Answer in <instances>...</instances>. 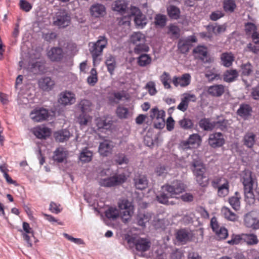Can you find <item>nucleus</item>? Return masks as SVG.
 <instances>
[{
    "mask_svg": "<svg viewBox=\"0 0 259 259\" xmlns=\"http://www.w3.org/2000/svg\"><path fill=\"white\" fill-rule=\"evenodd\" d=\"M38 84L39 87L44 91H49L52 90L55 83L50 77H46L40 79Z\"/></svg>",
    "mask_w": 259,
    "mask_h": 259,
    "instance_id": "obj_26",
    "label": "nucleus"
},
{
    "mask_svg": "<svg viewBox=\"0 0 259 259\" xmlns=\"http://www.w3.org/2000/svg\"><path fill=\"white\" fill-rule=\"evenodd\" d=\"M168 171V167L164 165H159L155 169V172L157 176H164L166 174H167Z\"/></svg>",
    "mask_w": 259,
    "mask_h": 259,
    "instance_id": "obj_63",
    "label": "nucleus"
},
{
    "mask_svg": "<svg viewBox=\"0 0 259 259\" xmlns=\"http://www.w3.org/2000/svg\"><path fill=\"white\" fill-rule=\"evenodd\" d=\"M93 152L88 148L83 149L80 153L79 160L83 163H87L92 160Z\"/></svg>",
    "mask_w": 259,
    "mask_h": 259,
    "instance_id": "obj_35",
    "label": "nucleus"
},
{
    "mask_svg": "<svg viewBox=\"0 0 259 259\" xmlns=\"http://www.w3.org/2000/svg\"><path fill=\"white\" fill-rule=\"evenodd\" d=\"M30 116L33 121L41 122L48 117V110L43 108H36L31 111Z\"/></svg>",
    "mask_w": 259,
    "mask_h": 259,
    "instance_id": "obj_14",
    "label": "nucleus"
},
{
    "mask_svg": "<svg viewBox=\"0 0 259 259\" xmlns=\"http://www.w3.org/2000/svg\"><path fill=\"white\" fill-rule=\"evenodd\" d=\"M241 73L244 76H249L253 72V66L249 62L242 64L241 66Z\"/></svg>",
    "mask_w": 259,
    "mask_h": 259,
    "instance_id": "obj_48",
    "label": "nucleus"
},
{
    "mask_svg": "<svg viewBox=\"0 0 259 259\" xmlns=\"http://www.w3.org/2000/svg\"><path fill=\"white\" fill-rule=\"evenodd\" d=\"M240 180L243 186L245 201L249 204L253 203L254 195L253 189L255 186H257L255 176L250 170L245 169L242 171Z\"/></svg>",
    "mask_w": 259,
    "mask_h": 259,
    "instance_id": "obj_1",
    "label": "nucleus"
},
{
    "mask_svg": "<svg viewBox=\"0 0 259 259\" xmlns=\"http://www.w3.org/2000/svg\"><path fill=\"white\" fill-rule=\"evenodd\" d=\"M208 31H212L215 34L221 33L226 30V27L224 25H218L216 23L209 24L207 26Z\"/></svg>",
    "mask_w": 259,
    "mask_h": 259,
    "instance_id": "obj_46",
    "label": "nucleus"
},
{
    "mask_svg": "<svg viewBox=\"0 0 259 259\" xmlns=\"http://www.w3.org/2000/svg\"><path fill=\"white\" fill-rule=\"evenodd\" d=\"M193 53L198 54L199 59L204 63L211 62L210 58L208 56L207 49L203 46H198L193 50Z\"/></svg>",
    "mask_w": 259,
    "mask_h": 259,
    "instance_id": "obj_22",
    "label": "nucleus"
},
{
    "mask_svg": "<svg viewBox=\"0 0 259 259\" xmlns=\"http://www.w3.org/2000/svg\"><path fill=\"white\" fill-rule=\"evenodd\" d=\"M218 189L217 194L219 197H225L227 196L229 192V181L223 183L221 186L217 188Z\"/></svg>",
    "mask_w": 259,
    "mask_h": 259,
    "instance_id": "obj_39",
    "label": "nucleus"
},
{
    "mask_svg": "<svg viewBox=\"0 0 259 259\" xmlns=\"http://www.w3.org/2000/svg\"><path fill=\"white\" fill-rule=\"evenodd\" d=\"M190 47L189 42L187 41L184 38L179 39L178 43V48L181 53L186 54L188 53Z\"/></svg>",
    "mask_w": 259,
    "mask_h": 259,
    "instance_id": "obj_43",
    "label": "nucleus"
},
{
    "mask_svg": "<svg viewBox=\"0 0 259 259\" xmlns=\"http://www.w3.org/2000/svg\"><path fill=\"white\" fill-rule=\"evenodd\" d=\"M146 88L148 91L150 95H155L157 93L155 88V83L153 81H149L146 85Z\"/></svg>",
    "mask_w": 259,
    "mask_h": 259,
    "instance_id": "obj_59",
    "label": "nucleus"
},
{
    "mask_svg": "<svg viewBox=\"0 0 259 259\" xmlns=\"http://www.w3.org/2000/svg\"><path fill=\"white\" fill-rule=\"evenodd\" d=\"M244 50L246 52H251L254 54L259 55V46L253 45L251 43L248 44Z\"/></svg>",
    "mask_w": 259,
    "mask_h": 259,
    "instance_id": "obj_60",
    "label": "nucleus"
},
{
    "mask_svg": "<svg viewBox=\"0 0 259 259\" xmlns=\"http://www.w3.org/2000/svg\"><path fill=\"white\" fill-rule=\"evenodd\" d=\"M165 191L163 190L161 188V190L156 195L157 201L161 204L166 205H174L176 203L173 201H169V198L170 197L169 194L167 193H165Z\"/></svg>",
    "mask_w": 259,
    "mask_h": 259,
    "instance_id": "obj_19",
    "label": "nucleus"
},
{
    "mask_svg": "<svg viewBox=\"0 0 259 259\" xmlns=\"http://www.w3.org/2000/svg\"><path fill=\"white\" fill-rule=\"evenodd\" d=\"M54 136L57 141L64 142L68 140L70 137V133L68 130L64 129L56 132Z\"/></svg>",
    "mask_w": 259,
    "mask_h": 259,
    "instance_id": "obj_28",
    "label": "nucleus"
},
{
    "mask_svg": "<svg viewBox=\"0 0 259 259\" xmlns=\"http://www.w3.org/2000/svg\"><path fill=\"white\" fill-rule=\"evenodd\" d=\"M33 134L38 139H46L51 134L50 129L46 127L38 126L33 129Z\"/></svg>",
    "mask_w": 259,
    "mask_h": 259,
    "instance_id": "obj_24",
    "label": "nucleus"
},
{
    "mask_svg": "<svg viewBox=\"0 0 259 259\" xmlns=\"http://www.w3.org/2000/svg\"><path fill=\"white\" fill-rule=\"evenodd\" d=\"M201 138L198 134L191 135L188 139L181 143V146L184 149H190L198 147L201 143Z\"/></svg>",
    "mask_w": 259,
    "mask_h": 259,
    "instance_id": "obj_12",
    "label": "nucleus"
},
{
    "mask_svg": "<svg viewBox=\"0 0 259 259\" xmlns=\"http://www.w3.org/2000/svg\"><path fill=\"white\" fill-rule=\"evenodd\" d=\"M214 124H215V128L219 129L222 131H227L230 124L229 121L225 119H224L222 120L214 121Z\"/></svg>",
    "mask_w": 259,
    "mask_h": 259,
    "instance_id": "obj_45",
    "label": "nucleus"
},
{
    "mask_svg": "<svg viewBox=\"0 0 259 259\" xmlns=\"http://www.w3.org/2000/svg\"><path fill=\"white\" fill-rule=\"evenodd\" d=\"M131 242L133 243L136 249L141 252V254L139 255L140 256H144L143 252L149 250L151 245L150 240L148 238L140 237L136 239H129L128 243L130 244Z\"/></svg>",
    "mask_w": 259,
    "mask_h": 259,
    "instance_id": "obj_9",
    "label": "nucleus"
},
{
    "mask_svg": "<svg viewBox=\"0 0 259 259\" xmlns=\"http://www.w3.org/2000/svg\"><path fill=\"white\" fill-rule=\"evenodd\" d=\"M92 103L88 100H82L78 104V108L80 109L82 114L91 111Z\"/></svg>",
    "mask_w": 259,
    "mask_h": 259,
    "instance_id": "obj_36",
    "label": "nucleus"
},
{
    "mask_svg": "<svg viewBox=\"0 0 259 259\" xmlns=\"http://www.w3.org/2000/svg\"><path fill=\"white\" fill-rule=\"evenodd\" d=\"M67 154V152L63 148H59L55 151L53 159L58 162H62L66 158Z\"/></svg>",
    "mask_w": 259,
    "mask_h": 259,
    "instance_id": "obj_33",
    "label": "nucleus"
},
{
    "mask_svg": "<svg viewBox=\"0 0 259 259\" xmlns=\"http://www.w3.org/2000/svg\"><path fill=\"white\" fill-rule=\"evenodd\" d=\"M199 126L204 131H210L215 128L214 121L210 122L208 118H203L199 122Z\"/></svg>",
    "mask_w": 259,
    "mask_h": 259,
    "instance_id": "obj_37",
    "label": "nucleus"
},
{
    "mask_svg": "<svg viewBox=\"0 0 259 259\" xmlns=\"http://www.w3.org/2000/svg\"><path fill=\"white\" fill-rule=\"evenodd\" d=\"M19 5L21 9L25 12H29L32 9L31 5L25 0H20Z\"/></svg>",
    "mask_w": 259,
    "mask_h": 259,
    "instance_id": "obj_62",
    "label": "nucleus"
},
{
    "mask_svg": "<svg viewBox=\"0 0 259 259\" xmlns=\"http://www.w3.org/2000/svg\"><path fill=\"white\" fill-rule=\"evenodd\" d=\"M126 180L125 175L122 174L107 178L101 179L99 180V184L102 187H111L124 183Z\"/></svg>",
    "mask_w": 259,
    "mask_h": 259,
    "instance_id": "obj_8",
    "label": "nucleus"
},
{
    "mask_svg": "<svg viewBox=\"0 0 259 259\" xmlns=\"http://www.w3.org/2000/svg\"><path fill=\"white\" fill-rule=\"evenodd\" d=\"M127 8V4L124 0H117L114 2L112 5V9L115 11H117L121 13L125 12Z\"/></svg>",
    "mask_w": 259,
    "mask_h": 259,
    "instance_id": "obj_34",
    "label": "nucleus"
},
{
    "mask_svg": "<svg viewBox=\"0 0 259 259\" xmlns=\"http://www.w3.org/2000/svg\"><path fill=\"white\" fill-rule=\"evenodd\" d=\"M116 113L120 118H126L128 114V110L127 108L119 106L116 109Z\"/></svg>",
    "mask_w": 259,
    "mask_h": 259,
    "instance_id": "obj_57",
    "label": "nucleus"
},
{
    "mask_svg": "<svg viewBox=\"0 0 259 259\" xmlns=\"http://www.w3.org/2000/svg\"><path fill=\"white\" fill-rule=\"evenodd\" d=\"M240 196L238 192H236L235 193V195L231 197L229 199V202L230 204L231 205L232 207L236 210H237L240 208Z\"/></svg>",
    "mask_w": 259,
    "mask_h": 259,
    "instance_id": "obj_40",
    "label": "nucleus"
},
{
    "mask_svg": "<svg viewBox=\"0 0 259 259\" xmlns=\"http://www.w3.org/2000/svg\"><path fill=\"white\" fill-rule=\"evenodd\" d=\"M75 95L70 92H62L58 99L59 103L64 106L70 105L75 102Z\"/></svg>",
    "mask_w": 259,
    "mask_h": 259,
    "instance_id": "obj_13",
    "label": "nucleus"
},
{
    "mask_svg": "<svg viewBox=\"0 0 259 259\" xmlns=\"http://www.w3.org/2000/svg\"><path fill=\"white\" fill-rule=\"evenodd\" d=\"M222 211L223 212L225 218L227 220L231 221H235L237 220L236 214L231 211L229 208L224 207Z\"/></svg>",
    "mask_w": 259,
    "mask_h": 259,
    "instance_id": "obj_53",
    "label": "nucleus"
},
{
    "mask_svg": "<svg viewBox=\"0 0 259 259\" xmlns=\"http://www.w3.org/2000/svg\"><path fill=\"white\" fill-rule=\"evenodd\" d=\"M255 135L252 133H246L243 138L244 145L249 148H251L255 142Z\"/></svg>",
    "mask_w": 259,
    "mask_h": 259,
    "instance_id": "obj_32",
    "label": "nucleus"
},
{
    "mask_svg": "<svg viewBox=\"0 0 259 259\" xmlns=\"http://www.w3.org/2000/svg\"><path fill=\"white\" fill-rule=\"evenodd\" d=\"M114 161L118 165H122L127 164L129 160L124 154L118 153L115 155Z\"/></svg>",
    "mask_w": 259,
    "mask_h": 259,
    "instance_id": "obj_47",
    "label": "nucleus"
},
{
    "mask_svg": "<svg viewBox=\"0 0 259 259\" xmlns=\"http://www.w3.org/2000/svg\"><path fill=\"white\" fill-rule=\"evenodd\" d=\"M252 109L251 107L246 104H242L237 111V114L244 119H247L251 116Z\"/></svg>",
    "mask_w": 259,
    "mask_h": 259,
    "instance_id": "obj_21",
    "label": "nucleus"
},
{
    "mask_svg": "<svg viewBox=\"0 0 259 259\" xmlns=\"http://www.w3.org/2000/svg\"><path fill=\"white\" fill-rule=\"evenodd\" d=\"M192 237V235L190 231L185 229L179 230L176 235L177 240L183 244H185L186 242L190 241Z\"/></svg>",
    "mask_w": 259,
    "mask_h": 259,
    "instance_id": "obj_20",
    "label": "nucleus"
},
{
    "mask_svg": "<svg viewBox=\"0 0 259 259\" xmlns=\"http://www.w3.org/2000/svg\"><path fill=\"white\" fill-rule=\"evenodd\" d=\"M106 65L108 72L111 75H112L116 67L115 58L113 55L109 54L107 56L106 60Z\"/></svg>",
    "mask_w": 259,
    "mask_h": 259,
    "instance_id": "obj_38",
    "label": "nucleus"
},
{
    "mask_svg": "<svg viewBox=\"0 0 259 259\" xmlns=\"http://www.w3.org/2000/svg\"><path fill=\"white\" fill-rule=\"evenodd\" d=\"M191 76L189 73H185L181 77L174 76L172 83L176 87L179 85L182 87L188 86L190 83Z\"/></svg>",
    "mask_w": 259,
    "mask_h": 259,
    "instance_id": "obj_16",
    "label": "nucleus"
},
{
    "mask_svg": "<svg viewBox=\"0 0 259 259\" xmlns=\"http://www.w3.org/2000/svg\"><path fill=\"white\" fill-rule=\"evenodd\" d=\"M97 124L99 128L108 130L111 127L112 121L111 120L101 119L98 121Z\"/></svg>",
    "mask_w": 259,
    "mask_h": 259,
    "instance_id": "obj_54",
    "label": "nucleus"
},
{
    "mask_svg": "<svg viewBox=\"0 0 259 259\" xmlns=\"http://www.w3.org/2000/svg\"><path fill=\"white\" fill-rule=\"evenodd\" d=\"M152 213L145 211H140L137 216V221L138 225L145 227L146 224L151 219Z\"/></svg>",
    "mask_w": 259,
    "mask_h": 259,
    "instance_id": "obj_25",
    "label": "nucleus"
},
{
    "mask_svg": "<svg viewBox=\"0 0 259 259\" xmlns=\"http://www.w3.org/2000/svg\"><path fill=\"white\" fill-rule=\"evenodd\" d=\"M185 188V185L179 180L174 181L170 184H165L162 186V189L166 191L171 198L184 192Z\"/></svg>",
    "mask_w": 259,
    "mask_h": 259,
    "instance_id": "obj_7",
    "label": "nucleus"
},
{
    "mask_svg": "<svg viewBox=\"0 0 259 259\" xmlns=\"http://www.w3.org/2000/svg\"><path fill=\"white\" fill-rule=\"evenodd\" d=\"M205 76L209 81H212L214 80H218L221 78L219 74L211 71L206 72L205 74Z\"/></svg>",
    "mask_w": 259,
    "mask_h": 259,
    "instance_id": "obj_61",
    "label": "nucleus"
},
{
    "mask_svg": "<svg viewBox=\"0 0 259 259\" xmlns=\"http://www.w3.org/2000/svg\"><path fill=\"white\" fill-rule=\"evenodd\" d=\"M166 22V17L164 15L158 14L155 18V23L156 25L161 27H164Z\"/></svg>",
    "mask_w": 259,
    "mask_h": 259,
    "instance_id": "obj_56",
    "label": "nucleus"
},
{
    "mask_svg": "<svg viewBox=\"0 0 259 259\" xmlns=\"http://www.w3.org/2000/svg\"><path fill=\"white\" fill-rule=\"evenodd\" d=\"M90 12L92 17L100 18L106 14V8L103 4L95 3L91 6Z\"/></svg>",
    "mask_w": 259,
    "mask_h": 259,
    "instance_id": "obj_15",
    "label": "nucleus"
},
{
    "mask_svg": "<svg viewBox=\"0 0 259 259\" xmlns=\"http://www.w3.org/2000/svg\"><path fill=\"white\" fill-rule=\"evenodd\" d=\"M47 55L51 61L58 62L63 58L64 53L61 48L53 47L48 52Z\"/></svg>",
    "mask_w": 259,
    "mask_h": 259,
    "instance_id": "obj_17",
    "label": "nucleus"
},
{
    "mask_svg": "<svg viewBox=\"0 0 259 259\" xmlns=\"http://www.w3.org/2000/svg\"><path fill=\"white\" fill-rule=\"evenodd\" d=\"M244 240L248 245H255L258 242L256 235L253 234L244 235Z\"/></svg>",
    "mask_w": 259,
    "mask_h": 259,
    "instance_id": "obj_50",
    "label": "nucleus"
},
{
    "mask_svg": "<svg viewBox=\"0 0 259 259\" xmlns=\"http://www.w3.org/2000/svg\"><path fill=\"white\" fill-rule=\"evenodd\" d=\"M191 166L197 183L202 187H207L209 179L206 175V168L201 160L194 159L191 162Z\"/></svg>",
    "mask_w": 259,
    "mask_h": 259,
    "instance_id": "obj_2",
    "label": "nucleus"
},
{
    "mask_svg": "<svg viewBox=\"0 0 259 259\" xmlns=\"http://www.w3.org/2000/svg\"><path fill=\"white\" fill-rule=\"evenodd\" d=\"M224 86L222 84H217L208 88V93L214 97H220L224 93Z\"/></svg>",
    "mask_w": 259,
    "mask_h": 259,
    "instance_id": "obj_27",
    "label": "nucleus"
},
{
    "mask_svg": "<svg viewBox=\"0 0 259 259\" xmlns=\"http://www.w3.org/2000/svg\"><path fill=\"white\" fill-rule=\"evenodd\" d=\"M105 216L110 220H114L119 216V211L115 207H110L105 212Z\"/></svg>",
    "mask_w": 259,
    "mask_h": 259,
    "instance_id": "obj_44",
    "label": "nucleus"
},
{
    "mask_svg": "<svg viewBox=\"0 0 259 259\" xmlns=\"http://www.w3.org/2000/svg\"><path fill=\"white\" fill-rule=\"evenodd\" d=\"M70 22V14L64 9L59 10L53 18V24L60 28L67 27L69 25Z\"/></svg>",
    "mask_w": 259,
    "mask_h": 259,
    "instance_id": "obj_5",
    "label": "nucleus"
},
{
    "mask_svg": "<svg viewBox=\"0 0 259 259\" xmlns=\"http://www.w3.org/2000/svg\"><path fill=\"white\" fill-rule=\"evenodd\" d=\"M244 223L247 227L252 228L253 229H259L258 220L252 217L250 214L245 215L244 218Z\"/></svg>",
    "mask_w": 259,
    "mask_h": 259,
    "instance_id": "obj_29",
    "label": "nucleus"
},
{
    "mask_svg": "<svg viewBox=\"0 0 259 259\" xmlns=\"http://www.w3.org/2000/svg\"><path fill=\"white\" fill-rule=\"evenodd\" d=\"M131 42L136 46L134 52L136 54L147 52L149 51L148 46L145 44V37L140 32H134L130 37Z\"/></svg>",
    "mask_w": 259,
    "mask_h": 259,
    "instance_id": "obj_4",
    "label": "nucleus"
},
{
    "mask_svg": "<svg viewBox=\"0 0 259 259\" xmlns=\"http://www.w3.org/2000/svg\"><path fill=\"white\" fill-rule=\"evenodd\" d=\"M179 124L181 127L184 129H189L193 126L191 120L187 118H183L179 121Z\"/></svg>",
    "mask_w": 259,
    "mask_h": 259,
    "instance_id": "obj_58",
    "label": "nucleus"
},
{
    "mask_svg": "<svg viewBox=\"0 0 259 259\" xmlns=\"http://www.w3.org/2000/svg\"><path fill=\"white\" fill-rule=\"evenodd\" d=\"M170 77L168 73L164 72L160 76V80L163 84L165 89H170L171 86L169 84V81L170 80Z\"/></svg>",
    "mask_w": 259,
    "mask_h": 259,
    "instance_id": "obj_51",
    "label": "nucleus"
},
{
    "mask_svg": "<svg viewBox=\"0 0 259 259\" xmlns=\"http://www.w3.org/2000/svg\"><path fill=\"white\" fill-rule=\"evenodd\" d=\"M138 65L141 67H145L151 62V58L148 54H141L138 58Z\"/></svg>",
    "mask_w": 259,
    "mask_h": 259,
    "instance_id": "obj_42",
    "label": "nucleus"
},
{
    "mask_svg": "<svg viewBox=\"0 0 259 259\" xmlns=\"http://www.w3.org/2000/svg\"><path fill=\"white\" fill-rule=\"evenodd\" d=\"M238 73L236 69H230L227 70L224 74V80L227 82H231L234 81L238 77Z\"/></svg>",
    "mask_w": 259,
    "mask_h": 259,
    "instance_id": "obj_31",
    "label": "nucleus"
},
{
    "mask_svg": "<svg viewBox=\"0 0 259 259\" xmlns=\"http://www.w3.org/2000/svg\"><path fill=\"white\" fill-rule=\"evenodd\" d=\"M223 5L224 10L230 13L233 12L236 7L234 0H224Z\"/></svg>",
    "mask_w": 259,
    "mask_h": 259,
    "instance_id": "obj_49",
    "label": "nucleus"
},
{
    "mask_svg": "<svg viewBox=\"0 0 259 259\" xmlns=\"http://www.w3.org/2000/svg\"><path fill=\"white\" fill-rule=\"evenodd\" d=\"M228 181L227 179L220 176L214 177L211 180V186L214 189H217L223 183H226V182Z\"/></svg>",
    "mask_w": 259,
    "mask_h": 259,
    "instance_id": "obj_52",
    "label": "nucleus"
},
{
    "mask_svg": "<svg viewBox=\"0 0 259 259\" xmlns=\"http://www.w3.org/2000/svg\"><path fill=\"white\" fill-rule=\"evenodd\" d=\"M221 59L222 64L224 66L229 67L232 65L234 60V57L231 53L226 52L222 54Z\"/></svg>",
    "mask_w": 259,
    "mask_h": 259,
    "instance_id": "obj_30",
    "label": "nucleus"
},
{
    "mask_svg": "<svg viewBox=\"0 0 259 259\" xmlns=\"http://www.w3.org/2000/svg\"><path fill=\"white\" fill-rule=\"evenodd\" d=\"M118 207L122 211L121 212L122 222L126 223L130 221L134 212V207L132 202L127 199L119 201Z\"/></svg>",
    "mask_w": 259,
    "mask_h": 259,
    "instance_id": "obj_6",
    "label": "nucleus"
},
{
    "mask_svg": "<svg viewBox=\"0 0 259 259\" xmlns=\"http://www.w3.org/2000/svg\"><path fill=\"white\" fill-rule=\"evenodd\" d=\"M169 17L172 19L177 20L180 17V10L176 6L170 5L167 8Z\"/></svg>",
    "mask_w": 259,
    "mask_h": 259,
    "instance_id": "obj_41",
    "label": "nucleus"
},
{
    "mask_svg": "<svg viewBox=\"0 0 259 259\" xmlns=\"http://www.w3.org/2000/svg\"><path fill=\"white\" fill-rule=\"evenodd\" d=\"M245 30L247 34L256 31V26L252 23L247 22L245 24Z\"/></svg>",
    "mask_w": 259,
    "mask_h": 259,
    "instance_id": "obj_64",
    "label": "nucleus"
},
{
    "mask_svg": "<svg viewBox=\"0 0 259 259\" xmlns=\"http://www.w3.org/2000/svg\"><path fill=\"white\" fill-rule=\"evenodd\" d=\"M131 14L134 16V21L136 25L140 28H143L147 23L146 16L143 14L140 10L136 7H131Z\"/></svg>",
    "mask_w": 259,
    "mask_h": 259,
    "instance_id": "obj_11",
    "label": "nucleus"
},
{
    "mask_svg": "<svg viewBox=\"0 0 259 259\" xmlns=\"http://www.w3.org/2000/svg\"><path fill=\"white\" fill-rule=\"evenodd\" d=\"M113 147L110 141H104L100 144L98 151L102 156H107L111 153Z\"/></svg>",
    "mask_w": 259,
    "mask_h": 259,
    "instance_id": "obj_23",
    "label": "nucleus"
},
{
    "mask_svg": "<svg viewBox=\"0 0 259 259\" xmlns=\"http://www.w3.org/2000/svg\"><path fill=\"white\" fill-rule=\"evenodd\" d=\"M208 143L213 148L221 147L225 143L224 135L220 132L210 134L208 139Z\"/></svg>",
    "mask_w": 259,
    "mask_h": 259,
    "instance_id": "obj_10",
    "label": "nucleus"
},
{
    "mask_svg": "<svg viewBox=\"0 0 259 259\" xmlns=\"http://www.w3.org/2000/svg\"><path fill=\"white\" fill-rule=\"evenodd\" d=\"M91 75L87 78L88 82L91 85H94L98 81L97 73L95 68H92L91 70Z\"/></svg>",
    "mask_w": 259,
    "mask_h": 259,
    "instance_id": "obj_55",
    "label": "nucleus"
},
{
    "mask_svg": "<svg viewBox=\"0 0 259 259\" xmlns=\"http://www.w3.org/2000/svg\"><path fill=\"white\" fill-rule=\"evenodd\" d=\"M108 40L105 36H100L96 42L89 44V51L92 55L93 63H99L98 57L102 55L103 50L107 45Z\"/></svg>",
    "mask_w": 259,
    "mask_h": 259,
    "instance_id": "obj_3",
    "label": "nucleus"
},
{
    "mask_svg": "<svg viewBox=\"0 0 259 259\" xmlns=\"http://www.w3.org/2000/svg\"><path fill=\"white\" fill-rule=\"evenodd\" d=\"M134 185L139 190H143L148 187V181L144 175L136 174L134 178Z\"/></svg>",
    "mask_w": 259,
    "mask_h": 259,
    "instance_id": "obj_18",
    "label": "nucleus"
}]
</instances>
